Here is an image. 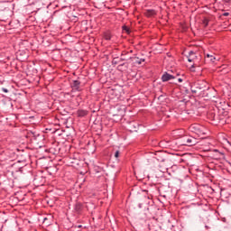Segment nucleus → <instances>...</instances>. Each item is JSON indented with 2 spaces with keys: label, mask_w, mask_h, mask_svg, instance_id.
I'll return each mask as SVG.
<instances>
[{
  "label": "nucleus",
  "mask_w": 231,
  "mask_h": 231,
  "mask_svg": "<svg viewBox=\"0 0 231 231\" xmlns=\"http://www.w3.org/2000/svg\"><path fill=\"white\" fill-rule=\"evenodd\" d=\"M202 24L205 28H207L208 26V19L205 18L202 22Z\"/></svg>",
  "instance_id": "9b49d317"
},
{
  "label": "nucleus",
  "mask_w": 231,
  "mask_h": 231,
  "mask_svg": "<svg viewBox=\"0 0 231 231\" xmlns=\"http://www.w3.org/2000/svg\"><path fill=\"white\" fill-rule=\"evenodd\" d=\"M72 91H82V88H80V81L74 80L71 84Z\"/></svg>",
  "instance_id": "39448f33"
},
{
  "label": "nucleus",
  "mask_w": 231,
  "mask_h": 231,
  "mask_svg": "<svg viewBox=\"0 0 231 231\" xmlns=\"http://www.w3.org/2000/svg\"><path fill=\"white\" fill-rule=\"evenodd\" d=\"M196 59H198V57L196 56V53L194 51H190L189 53V56H188V61L193 62V64L191 65V68H194V66L196 64Z\"/></svg>",
  "instance_id": "7ed1b4c3"
},
{
  "label": "nucleus",
  "mask_w": 231,
  "mask_h": 231,
  "mask_svg": "<svg viewBox=\"0 0 231 231\" xmlns=\"http://www.w3.org/2000/svg\"><path fill=\"white\" fill-rule=\"evenodd\" d=\"M142 62H145V60L141 59V60H137L135 61L136 64H142Z\"/></svg>",
  "instance_id": "f8f14e48"
},
{
  "label": "nucleus",
  "mask_w": 231,
  "mask_h": 231,
  "mask_svg": "<svg viewBox=\"0 0 231 231\" xmlns=\"http://www.w3.org/2000/svg\"><path fill=\"white\" fill-rule=\"evenodd\" d=\"M178 81H179V82H183V79H179Z\"/></svg>",
  "instance_id": "6ab92c4d"
},
{
  "label": "nucleus",
  "mask_w": 231,
  "mask_h": 231,
  "mask_svg": "<svg viewBox=\"0 0 231 231\" xmlns=\"http://www.w3.org/2000/svg\"><path fill=\"white\" fill-rule=\"evenodd\" d=\"M123 30H124V32H126V33H129V27H127V26H123Z\"/></svg>",
  "instance_id": "ddd939ff"
},
{
  "label": "nucleus",
  "mask_w": 231,
  "mask_h": 231,
  "mask_svg": "<svg viewBox=\"0 0 231 231\" xmlns=\"http://www.w3.org/2000/svg\"><path fill=\"white\" fill-rule=\"evenodd\" d=\"M78 116L83 117L88 115V111L86 110H78L77 112Z\"/></svg>",
  "instance_id": "6e6552de"
},
{
  "label": "nucleus",
  "mask_w": 231,
  "mask_h": 231,
  "mask_svg": "<svg viewBox=\"0 0 231 231\" xmlns=\"http://www.w3.org/2000/svg\"><path fill=\"white\" fill-rule=\"evenodd\" d=\"M180 145H186L188 147H192L198 143V139L190 135H184L179 139Z\"/></svg>",
  "instance_id": "f257e3e1"
},
{
  "label": "nucleus",
  "mask_w": 231,
  "mask_h": 231,
  "mask_svg": "<svg viewBox=\"0 0 231 231\" xmlns=\"http://www.w3.org/2000/svg\"><path fill=\"white\" fill-rule=\"evenodd\" d=\"M174 79V76L165 72L162 76V82H169V80H172Z\"/></svg>",
  "instance_id": "423d86ee"
},
{
  "label": "nucleus",
  "mask_w": 231,
  "mask_h": 231,
  "mask_svg": "<svg viewBox=\"0 0 231 231\" xmlns=\"http://www.w3.org/2000/svg\"><path fill=\"white\" fill-rule=\"evenodd\" d=\"M223 4L231 8V0H223Z\"/></svg>",
  "instance_id": "9d476101"
},
{
  "label": "nucleus",
  "mask_w": 231,
  "mask_h": 231,
  "mask_svg": "<svg viewBox=\"0 0 231 231\" xmlns=\"http://www.w3.org/2000/svg\"><path fill=\"white\" fill-rule=\"evenodd\" d=\"M118 156H120V152L116 151L115 152V158H118Z\"/></svg>",
  "instance_id": "2eb2a0df"
},
{
  "label": "nucleus",
  "mask_w": 231,
  "mask_h": 231,
  "mask_svg": "<svg viewBox=\"0 0 231 231\" xmlns=\"http://www.w3.org/2000/svg\"><path fill=\"white\" fill-rule=\"evenodd\" d=\"M2 91H3L4 93H8V88H2Z\"/></svg>",
  "instance_id": "f3484780"
},
{
  "label": "nucleus",
  "mask_w": 231,
  "mask_h": 231,
  "mask_svg": "<svg viewBox=\"0 0 231 231\" xmlns=\"http://www.w3.org/2000/svg\"><path fill=\"white\" fill-rule=\"evenodd\" d=\"M206 228H207V230H208V228H210L208 226H206Z\"/></svg>",
  "instance_id": "aec40b11"
},
{
  "label": "nucleus",
  "mask_w": 231,
  "mask_h": 231,
  "mask_svg": "<svg viewBox=\"0 0 231 231\" xmlns=\"http://www.w3.org/2000/svg\"><path fill=\"white\" fill-rule=\"evenodd\" d=\"M191 92L192 93H198V90H196V88H194V87H191Z\"/></svg>",
  "instance_id": "dca6fc26"
},
{
  "label": "nucleus",
  "mask_w": 231,
  "mask_h": 231,
  "mask_svg": "<svg viewBox=\"0 0 231 231\" xmlns=\"http://www.w3.org/2000/svg\"><path fill=\"white\" fill-rule=\"evenodd\" d=\"M113 64H116V61H115V60H113Z\"/></svg>",
  "instance_id": "412c9836"
},
{
  "label": "nucleus",
  "mask_w": 231,
  "mask_h": 231,
  "mask_svg": "<svg viewBox=\"0 0 231 231\" xmlns=\"http://www.w3.org/2000/svg\"><path fill=\"white\" fill-rule=\"evenodd\" d=\"M223 15L224 17H228V15H230V13H224Z\"/></svg>",
  "instance_id": "a211bd4d"
},
{
  "label": "nucleus",
  "mask_w": 231,
  "mask_h": 231,
  "mask_svg": "<svg viewBox=\"0 0 231 231\" xmlns=\"http://www.w3.org/2000/svg\"><path fill=\"white\" fill-rule=\"evenodd\" d=\"M105 39H106V41H111V35L110 34H106Z\"/></svg>",
  "instance_id": "4468645a"
},
{
  "label": "nucleus",
  "mask_w": 231,
  "mask_h": 231,
  "mask_svg": "<svg viewBox=\"0 0 231 231\" xmlns=\"http://www.w3.org/2000/svg\"><path fill=\"white\" fill-rule=\"evenodd\" d=\"M205 60L206 62H210L211 64H214L216 62L217 58L213 53H207L205 54Z\"/></svg>",
  "instance_id": "20e7f679"
},
{
  "label": "nucleus",
  "mask_w": 231,
  "mask_h": 231,
  "mask_svg": "<svg viewBox=\"0 0 231 231\" xmlns=\"http://www.w3.org/2000/svg\"><path fill=\"white\" fill-rule=\"evenodd\" d=\"M160 230V226L158 225L154 226L152 225L150 226V231H159Z\"/></svg>",
  "instance_id": "1a4fd4ad"
},
{
  "label": "nucleus",
  "mask_w": 231,
  "mask_h": 231,
  "mask_svg": "<svg viewBox=\"0 0 231 231\" xmlns=\"http://www.w3.org/2000/svg\"><path fill=\"white\" fill-rule=\"evenodd\" d=\"M145 15L146 17H154V15H156V11L154 9H148L145 12Z\"/></svg>",
  "instance_id": "0eeeda50"
},
{
  "label": "nucleus",
  "mask_w": 231,
  "mask_h": 231,
  "mask_svg": "<svg viewBox=\"0 0 231 231\" xmlns=\"http://www.w3.org/2000/svg\"><path fill=\"white\" fill-rule=\"evenodd\" d=\"M190 133H194L197 136H205L207 134V128L199 124H193L189 127Z\"/></svg>",
  "instance_id": "f03ea898"
}]
</instances>
